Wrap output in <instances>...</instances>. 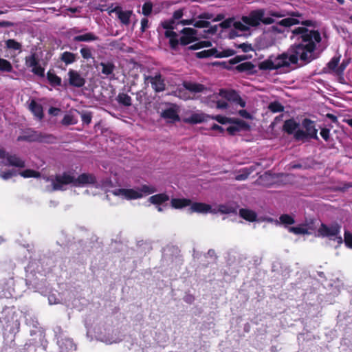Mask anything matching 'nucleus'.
I'll list each match as a JSON object with an SVG mask.
<instances>
[{"instance_id": "1", "label": "nucleus", "mask_w": 352, "mask_h": 352, "mask_svg": "<svg viewBox=\"0 0 352 352\" xmlns=\"http://www.w3.org/2000/svg\"><path fill=\"white\" fill-rule=\"evenodd\" d=\"M291 38L296 39L298 43L292 45L286 52L278 56H270L262 61L259 65L260 69H277L296 64L298 60L309 63L316 58L314 51L316 44L321 41L318 31L305 27L295 28L292 30Z\"/></svg>"}, {"instance_id": "2", "label": "nucleus", "mask_w": 352, "mask_h": 352, "mask_svg": "<svg viewBox=\"0 0 352 352\" xmlns=\"http://www.w3.org/2000/svg\"><path fill=\"white\" fill-rule=\"evenodd\" d=\"M285 16L284 11L269 10L266 13L263 9L252 11L248 16H243L241 21H235L234 19H228L222 21L219 26L222 29H230L229 36L231 38L245 36L250 27H256L261 23L272 24L274 22L272 17L280 18Z\"/></svg>"}, {"instance_id": "3", "label": "nucleus", "mask_w": 352, "mask_h": 352, "mask_svg": "<svg viewBox=\"0 0 352 352\" xmlns=\"http://www.w3.org/2000/svg\"><path fill=\"white\" fill-rule=\"evenodd\" d=\"M43 179L50 183L46 186L48 191L64 190L65 186L72 184L76 187L84 186L89 184H94L96 182V177L89 173H82L78 177H76L69 172H65L63 174H58L55 176L43 177Z\"/></svg>"}, {"instance_id": "4", "label": "nucleus", "mask_w": 352, "mask_h": 352, "mask_svg": "<svg viewBox=\"0 0 352 352\" xmlns=\"http://www.w3.org/2000/svg\"><path fill=\"white\" fill-rule=\"evenodd\" d=\"M0 177L5 180L12 178L18 174L23 177L24 178L29 177H38L39 173L36 171L27 169L23 171L19 172L14 168L7 169L6 166L12 167H23L25 166L24 162L13 155H8L3 149H0Z\"/></svg>"}, {"instance_id": "5", "label": "nucleus", "mask_w": 352, "mask_h": 352, "mask_svg": "<svg viewBox=\"0 0 352 352\" xmlns=\"http://www.w3.org/2000/svg\"><path fill=\"white\" fill-rule=\"evenodd\" d=\"M228 102L239 104L241 107H245V102L234 90L221 89L219 93L210 95L207 103L211 107H215L219 109H225L228 107Z\"/></svg>"}, {"instance_id": "6", "label": "nucleus", "mask_w": 352, "mask_h": 352, "mask_svg": "<svg viewBox=\"0 0 352 352\" xmlns=\"http://www.w3.org/2000/svg\"><path fill=\"white\" fill-rule=\"evenodd\" d=\"M96 338L107 344H112L121 342L124 335L118 330L114 329L111 325L100 324L94 329Z\"/></svg>"}, {"instance_id": "7", "label": "nucleus", "mask_w": 352, "mask_h": 352, "mask_svg": "<svg viewBox=\"0 0 352 352\" xmlns=\"http://www.w3.org/2000/svg\"><path fill=\"white\" fill-rule=\"evenodd\" d=\"M155 192L157 189L154 186L146 184L135 188H118L111 191L113 195L128 200L140 199Z\"/></svg>"}, {"instance_id": "8", "label": "nucleus", "mask_w": 352, "mask_h": 352, "mask_svg": "<svg viewBox=\"0 0 352 352\" xmlns=\"http://www.w3.org/2000/svg\"><path fill=\"white\" fill-rule=\"evenodd\" d=\"M3 314L5 316L1 322L5 323L4 330L12 335L11 340L13 341L15 335L19 331L21 312L14 308H8L4 310Z\"/></svg>"}, {"instance_id": "9", "label": "nucleus", "mask_w": 352, "mask_h": 352, "mask_svg": "<svg viewBox=\"0 0 352 352\" xmlns=\"http://www.w3.org/2000/svg\"><path fill=\"white\" fill-rule=\"evenodd\" d=\"M183 13L182 10H177L173 14V19L165 21L162 23V27L166 30L164 33L166 37L169 38V43L172 49L176 50L179 41L177 38V34L173 31L175 27V20H178L182 18Z\"/></svg>"}, {"instance_id": "10", "label": "nucleus", "mask_w": 352, "mask_h": 352, "mask_svg": "<svg viewBox=\"0 0 352 352\" xmlns=\"http://www.w3.org/2000/svg\"><path fill=\"white\" fill-rule=\"evenodd\" d=\"M54 333L57 339V344L59 346L60 352H73L76 351V346L72 339L60 327H56L54 329Z\"/></svg>"}, {"instance_id": "11", "label": "nucleus", "mask_w": 352, "mask_h": 352, "mask_svg": "<svg viewBox=\"0 0 352 352\" xmlns=\"http://www.w3.org/2000/svg\"><path fill=\"white\" fill-rule=\"evenodd\" d=\"M340 232V226L338 224L327 226L322 223L318 230V233L320 236L327 237L330 240L336 241L338 245L341 244L343 241Z\"/></svg>"}, {"instance_id": "12", "label": "nucleus", "mask_w": 352, "mask_h": 352, "mask_svg": "<svg viewBox=\"0 0 352 352\" xmlns=\"http://www.w3.org/2000/svg\"><path fill=\"white\" fill-rule=\"evenodd\" d=\"M144 83H150L152 89L157 93L164 91L166 89L164 78L160 72H156L153 75H144Z\"/></svg>"}, {"instance_id": "13", "label": "nucleus", "mask_w": 352, "mask_h": 352, "mask_svg": "<svg viewBox=\"0 0 352 352\" xmlns=\"http://www.w3.org/2000/svg\"><path fill=\"white\" fill-rule=\"evenodd\" d=\"M204 89V86L201 84L185 82L184 88H180L177 91V96L180 98L186 100L191 98V96L187 93V91L193 93L201 92Z\"/></svg>"}, {"instance_id": "14", "label": "nucleus", "mask_w": 352, "mask_h": 352, "mask_svg": "<svg viewBox=\"0 0 352 352\" xmlns=\"http://www.w3.org/2000/svg\"><path fill=\"white\" fill-rule=\"evenodd\" d=\"M110 13H115L122 25L124 26L130 25L131 17L134 15L132 10H123L120 6H116L111 10Z\"/></svg>"}, {"instance_id": "15", "label": "nucleus", "mask_w": 352, "mask_h": 352, "mask_svg": "<svg viewBox=\"0 0 352 352\" xmlns=\"http://www.w3.org/2000/svg\"><path fill=\"white\" fill-rule=\"evenodd\" d=\"M25 65L28 67L31 68L32 72L34 74L43 76L45 69L39 64V61L35 54H32L25 58Z\"/></svg>"}, {"instance_id": "16", "label": "nucleus", "mask_w": 352, "mask_h": 352, "mask_svg": "<svg viewBox=\"0 0 352 352\" xmlns=\"http://www.w3.org/2000/svg\"><path fill=\"white\" fill-rule=\"evenodd\" d=\"M96 68L102 75V78H114L113 72L116 69V66L111 61L101 62L96 66Z\"/></svg>"}, {"instance_id": "17", "label": "nucleus", "mask_w": 352, "mask_h": 352, "mask_svg": "<svg viewBox=\"0 0 352 352\" xmlns=\"http://www.w3.org/2000/svg\"><path fill=\"white\" fill-rule=\"evenodd\" d=\"M67 75L69 85L78 88L85 85V78L78 71L69 69Z\"/></svg>"}, {"instance_id": "18", "label": "nucleus", "mask_w": 352, "mask_h": 352, "mask_svg": "<svg viewBox=\"0 0 352 352\" xmlns=\"http://www.w3.org/2000/svg\"><path fill=\"white\" fill-rule=\"evenodd\" d=\"M182 36L179 41L182 45H186L197 39V31L191 28H185L182 30Z\"/></svg>"}, {"instance_id": "19", "label": "nucleus", "mask_w": 352, "mask_h": 352, "mask_svg": "<svg viewBox=\"0 0 352 352\" xmlns=\"http://www.w3.org/2000/svg\"><path fill=\"white\" fill-rule=\"evenodd\" d=\"M210 119V116L202 112H195L190 116L183 118V122L188 124H197L208 121Z\"/></svg>"}, {"instance_id": "20", "label": "nucleus", "mask_w": 352, "mask_h": 352, "mask_svg": "<svg viewBox=\"0 0 352 352\" xmlns=\"http://www.w3.org/2000/svg\"><path fill=\"white\" fill-rule=\"evenodd\" d=\"M189 210L190 212L197 213H214L215 212L212 209L211 206L204 203L195 202L190 205Z\"/></svg>"}, {"instance_id": "21", "label": "nucleus", "mask_w": 352, "mask_h": 352, "mask_svg": "<svg viewBox=\"0 0 352 352\" xmlns=\"http://www.w3.org/2000/svg\"><path fill=\"white\" fill-rule=\"evenodd\" d=\"M302 126L306 130V133L307 135L311 138L318 140V137L317 135L318 130L315 127V124L313 121L309 119H305L302 121Z\"/></svg>"}, {"instance_id": "22", "label": "nucleus", "mask_w": 352, "mask_h": 352, "mask_svg": "<svg viewBox=\"0 0 352 352\" xmlns=\"http://www.w3.org/2000/svg\"><path fill=\"white\" fill-rule=\"evenodd\" d=\"M29 109L38 120H41L43 118V107L40 104L37 103L34 100H32L29 104Z\"/></svg>"}, {"instance_id": "23", "label": "nucleus", "mask_w": 352, "mask_h": 352, "mask_svg": "<svg viewBox=\"0 0 352 352\" xmlns=\"http://www.w3.org/2000/svg\"><path fill=\"white\" fill-rule=\"evenodd\" d=\"M98 39V36L92 32H87L84 34L75 36L73 38V41L75 42H91Z\"/></svg>"}, {"instance_id": "24", "label": "nucleus", "mask_w": 352, "mask_h": 352, "mask_svg": "<svg viewBox=\"0 0 352 352\" xmlns=\"http://www.w3.org/2000/svg\"><path fill=\"white\" fill-rule=\"evenodd\" d=\"M240 216L250 222L255 221L256 220V213L249 209H241L239 211Z\"/></svg>"}, {"instance_id": "25", "label": "nucleus", "mask_w": 352, "mask_h": 352, "mask_svg": "<svg viewBox=\"0 0 352 352\" xmlns=\"http://www.w3.org/2000/svg\"><path fill=\"white\" fill-rule=\"evenodd\" d=\"M190 200L188 199H171V206L175 209H181L190 205Z\"/></svg>"}, {"instance_id": "26", "label": "nucleus", "mask_w": 352, "mask_h": 352, "mask_svg": "<svg viewBox=\"0 0 352 352\" xmlns=\"http://www.w3.org/2000/svg\"><path fill=\"white\" fill-rule=\"evenodd\" d=\"M162 117L169 120L170 122H175L179 120L177 113L172 108L164 110L162 113Z\"/></svg>"}, {"instance_id": "27", "label": "nucleus", "mask_w": 352, "mask_h": 352, "mask_svg": "<svg viewBox=\"0 0 352 352\" xmlns=\"http://www.w3.org/2000/svg\"><path fill=\"white\" fill-rule=\"evenodd\" d=\"M168 199L169 197L165 193L157 194L149 197V201L153 204L157 205H160Z\"/></svg>"}, {"instance_id": "28", "label": "nucleus", "mask_w": 352, "mask_h": 352, "mask_svg": "<svg viewBox=\"0 0 352 352\" xmlns=\"http://www.w3.org/2000/svg\"><path fill=\"white\" fill-rule=\"evenodd\" d=\"M332 281L333 283H329L328 286L331 289V294L333 295H338L340 292L343 284L338 278Z\"/></svg>"}, {"instance_id": "29", "label": "nucleus", "mask_w": 352, "mask_h": 352, "mask_svg": "<svg viewBox=\"0 0 352 352\" xmlns=\"http://www.w3.org/2000/svg\"><path fill=\"white\" fill-rule=\"evenodd\" d=\"M60 60L66 65H69L76 60V55L69 52H65L61 54Z\"/></svg>"}, {"instance_id": "30", "label": "nucleus", "mask_w": 352, "mask_h": 352, "mask_svg": "<svg viewBox=\"0 0 352 352\" xmlns=\"http://www.w3.org/2000/svg\"><path fill=\"white\" fill-rule=\"evenodd\" d=\"M288 230L295 234H309V229L305 225H300L296 227H289Z\"/></svg>"}, {"instance_id": "31", "label": "nucleus", "mask_w": 352, "mask_h": 352, "mask_svg": "<svg viewBox=\"0 0 352 352\" xmlns=\"http://www.w3.org/2000/svg\"><path fill=\"white\" fill-rule=\"evenodd\" d=\"M284 129L288 133H293L298 127V124L294 120H288L284 123Z\"/></svg>"}, {"instance_id": "32", "label": "nucleus", "mask_w": 352, "mask_h": 352, "mask_svg": "<svg viewBox=\"0 0 352 352\" xmlns=\"http://www.w3.org/2000/svg\"><path fill=\"white\" fill-rule=\"evenodd\" d=\"M117 100L120 104H122L126 107H129L131 104V98L126 94L120 93L117 97Z\"/></svg>"}, {"instance_id": "33", "label": "nucleus", "mask_w": 352, "mask_h": 352, "mask_svg": "<svg viewBox=\"0 0 352 352\" xmlns=\"http://www.w3.org/2000/svg\"><path fill=\"white\" fill-rule=\"evenodd\" d=\"M12 69V65L8 60L0 58V72H11Z\"/></svg>"}, {"instance_id": "34", "label": "nucleus", "mask_w": 352, "mask_h": 352, "mask_svg": "<svg viewBox=\"0 0 352 352\" xmlns=\"http://www.w3.org/2000/svg\"><path fill=\"white\" fill-rule=\"evenodd\" d=\"M278 23L280 25H283L285 27H290L293 25L300 23V21H299V20H298L297 19H295L294 17H288V18L282 19L281 21H279Z\"/></svg>"}, {"instance_id": "35", "label": "nucleus", "mask_w": 352, "mask_h": 352, "mask_svg": "<svg viewBox=\"0 0 352 352\" xmlns=\"http://www.w3.org/2000/svg\"><path fill=\"white\" fill-rule=\"evenodd\" d=\"M25 323L27 325L30 327H32L34 328H38V322L34 316H32L30 314L25 315Z\"/></svg>"}, {"instance_id": "36", "label": "nucleus", "mask_w": 352, "mask_h": 352, "mask_svg": "<svg viewBox=\"0 0 352 352\" xmlns=\"http://www.w3.org/2000/svg\"><path fill=\"white\" fill-rule=\"evenodd\" d=\"M47 77V80H49V82H50L51 85H52L54 86L60 85L61 78L60 77H58V76H56V74L48 72Z\"/></svg>"}, {"instance_id": "37", "label": "nucleus", "mask_w": 352, "mask_h": 352, "mask_svg": "<svg viewBox=\"0 0 352 352\" xmlns=\"http://www.w3.org/2000/svg\"><path fill=\"white\" fill-rule=\"evenodd\" d=\"M210 46H212V43L210 41H204L198 42L192 45H190L189 47V49L195 50H198V49H200L202 47H210Z\"/></svg>"}, {"instance_id": "38", "label": "nucleus", "mask_w": 352, "mask_h": 352, "mask_svg": "<svg viewBox=\"0 0 352 352\" xmlns=\"http://www.w3.org/2000/svg\"><path fill=\"white\" fill-rule=\"evenodd\" d=\"M82 57L85 60H89L94 58L92 56L91 50L88 47H82L80 50Z\"/></svg>"}, {"instance_id": "39", "label": "nucleus", "mask_w": 352, "mask_h": 352, "mask_svg": "<svg viewBox=\"0 0 352 352\" xmlns=\"http://www.w3.org/2000/svg\"><path fill=\"white\" fill-rule=\"evenodd\" d=\"M268 108L273 113L281 112L284 109L282 104L278 102L270 103Z\"/></svg>"}, {"instance_id": "40", "label": "nucleus", "mask_w": 352, "mask_h": 352, "mask_svg": "<svg viewBox=\"0 0 352 352\" xmlns=\"http://www.w3.org/2000/svg\"><path fill=\"white\" fill-rule=\"evenodd\" d=\"M281 223L287 226L292 225L295 223V221L292 217L289 214H283L279 218Z\"/></svg>"}, {"instance_id": "41", "label": "nucleus", "mask_w": 352, "mask_h": 352, "mask_svg": "<svg viewBox=\"0 0 352 352\" xmlns=\"http://www.w3.org/2000/svg\"><path fill=\"white\" fill-rule=\"evenodd\" d=\"M6 44L8 49L14 50H19L21 47V45L14 39H8Z\"/></svg>"}, {"instance_id": "42", "label": "nucleus", "mask_w": 352, "mask_h": 352, "mask_svg": "<svg viewBox=\"0 0 352 352\" xmlns=\"http://www.w3.org/2000/svg\"><path fill=\"white\" fill-rule=\"evenodd\" d=\"M339 61L340 57H333L328 63L329 69L336 72Z\"/></svg>"}, {"instance_id": "43", "label": "nucleus", "mask_w": 352, "mask_h": 352, "mask_svg": "<svg viewBox=\"0 0 352 352\" xmlns=\"http://www.w3.org/2000/svg\"><path fill=\"white\" fill-rule=\"evenodd\" d=\"M153 10V4L151 2H146L142 6V14L144 16H148L151 14Z\"/></svg>"}, {"instance_id": "44", "label": "nucleus", "mask_w": 352, "mask_h": 352, "mask_svg": "<svg viewBox=\"0 0 352 352\" xmlns=\"http://www.w3.org/2000/svg\"><path fill=\"white\" fill-rule=\"evenodd\" d=\"M214 54V50H203L199 52H197V56L198 58H206V57L212 56Z\"/></svg>"}, {"instance_id": "45", "label": "nucleus", "mask_w": 352, "mask_h": 352, "mask_svg": "<svg viewBox=\"0 0 352 352\" xmlns=\"http://www.w3.org/2000/svg\"><path fill=\"white\" fill-rule=\"evenodd\" d=\"M210 119L215 120L221 124H226L231 122V119L219 115L216 116H210Z\"/></svg>"}, {"instance_id": "46", "label": "nucleus", "mask_w": 352, "mask_h": 352, "mask_svg": "<svg viewBox=\"0 0 352 352\" xmlns=\"http://www.w3.org/2000/svg\"><path fill=\"white\" fill-rule=\"evenodd\" d=\"M344 243L347 247L352 248V234L349 232L344 233Z\"/></svg>"}, {"instance_id": "47", "label": "nucleus", "mask_w": 352, "mask_h": 352, "mask_svg": "<svg viewBox=\"0 0 352 352\" xmlns=\"http://www.w3.org/2000/svg\"><path fill=\"white\" fill-rule=\"evenodd\" d=\"M219 210L225 214H228L231 212H234L235 209L232 207L226 206L225 205H220L219 208Z\"/></svg>"}, {"instance_id": "48", "label": "nucleus", "mask_w": 352, "mask_h": 352, "mask_svg": "<svg viewBox=\"0 0 352 352\" xmlns=\"http://www.w3.org/2000/svg\"><path fill=\"white\" fill-rule=\"evenodd\" d=\"M81 120L83 124H89L91 121V115L90 113H83L81 114Z\"/></svg>"}, {"instance_id": "49", "label": "nucleus", "mask_w": 352, "mask_h": 352, "mask_svg": "<svg viewBox=\"0 0 352 352\" xmlns=\"http://www.w3.org/2000/svg\"><path fill=\"white\" fill-rule=\"evenodd\" d=\"M210 22L202 19L198 20L194 23V26L196 28H208Z\"/></svg>"}, {"instance_id": "50", "label": "nucleus", "mask_w": 352, "mask_h": 352, "mask_svg": "<svg viewBox=\"0 0 352 352\" xmlns=\"http://www.w3.org/2000/svg\"><path fill=\"white\" fill-rule=\"evenodd\" d=\"M54 139V138L52 135H45V136H42V137H38V138H35L34 140H38L41 142L50 143V142H53Z\"/></svg>"}, {"instance_id": "51", "label": "nucleus", "mask_w": 352, "mask_h": 352, "mask_svg": "<svg viewBox=\"0 0 352 352\" xmlns=\"http://www.w3.org/2000/svg\"><path fill=\"white\" fill-rule=\"evenodd\" d=\"M349 62V60H343L342 63L340 64V65L338 67V69L336 70V73L338 74H342L344 72V70L346 69V66L348 65Z\"/></svg>"}, {"instance_id": "52", "label": "nucleus", "mask_w": 352, "mask_h": 352, "mask_svg": "<svg viewBox=\"0 0 352 352\" xmlns=\"http://www.w3.org/2000/svg\"><path fill=\"white\" fill-rule=\"evenodd\" d=\"M320 135L325 141H328L330 135L329 130L325 128L322 129L320 131Z\"/></svg>"}, {"instance_id": "53", "label": "nucleus", "mask_w": 352, "mask_h": 352, "mask_svg": "<svg viewBox=\"0 0 352 352\" xmlns=\"http://www.w3.org/2000/svg\"><path fill=\"white\" fill-rule=\"evenodd\" d=\"M250 172L244 171L243 173L239 174V175H236L235 179L237 181L245 180L248 177V175H250Z\"/></svg>"}, {"instance_id": "54", "label": "nucleus", "mask_w": 352, "mask_h": 352, "mask_svg": "<svg viewBox=\"0 0 352 352\" xmlns=\"http://www.w3.org/2000/svg\"><path fill=\"white\" fill-rule=\"evenodd\" d=\"M307 135V133L302 130H297L296 129V139L298 140H301V139H303L305 138H306Z\"/></svg>"}, {"instance_id": "55", "label": "nucleus", "mask_w": 352, "mask_h": 352, "mask_svg": "<svg viewBox=\"0 0 352 352\" xmlns=\"http://www.w3.org/2000/svg\"><path fill=\"white\" fill-rule=\"evenodd\" d=\"M48 301L50 305H54L59 302V299L56 298L55 294H50L48 296Z\"/></svg>"}, {"instance_id": "56", "label": "nucleus", "mask_w": 352, "mask_h": 352, "mask_svg": "<svg viewBox=\"0 0 352 352\" xmlns=\"http://www.w3.org/2000/svg\"><path fill=\"white\" fill-rule=\"evenodd\" d=\"M148 28V20L146 18H143L141 20V31L144 32Z\"/></svg>"}, {"instance_id": "57", "label": "nucleus", "mask_w": 352, "mask_h": 352, "mask_svg": "<svg viewBox=\"0 0 352 352\" xmlns=\"http://www.w3.org/2000/svg\"><path fill=\"white\" fill-rule=\"evenodd\" d=\"M62 123L65 125L72 124V116L70 115H65L62 120Z\"/></svg>"}, {"instance_id": "58", "label": "nucleus", "mask_w": 352, "mask_h": 352, "mask_svg": "<svg viewBox=\"0 0 352 352\" xmlns=\"http://www.w3.org/2000/svg\"><path fill=\"white\" fill-rule=\"evenodd\" d=\"M239 114L243 118L248 119L251 118L250 113H248L246 110L244 109L239 111Z\"/></svg>"}, {"instance_id": "59", "label": "nucleus", "mask_w": 352, "mask_h": 352, "mask_svg": "<svg viewBox=\"0 0 352 352\" xmlns=\"http://www.w3.org/2000/svg\"><path fill=\"white\" fill-rule=\"evenodd\" d=\"M59 111H60L59 109L54 108V107H51L49 109V113L54 115V116H56Z\"/></svg>"}, {"instance_id": "60", "label": "nucleus", "mask_w": 352, "mask_h": 352, "mask_svg": "<svg viewBox=\"0 0 352 352\" xmlns=\"http://www.w3.org/2000/svg\"><path fill=\"white\" fill-rule=\"evenodd\" d=\"M227 130L230 134H234L235 132L238 131L237 128L235 126H229Z\"/></svg>"}, {"instance_id": "61", "label": "nucleus", "mask_w": 352, "mask_h": 352, "mask_svg": "<svg viewBox=\"0 0 352 352\" xmlns=\"http://www.w3.org/2000/svg\"><path fill=\"white\" fill-rule=\"evenodd\" d=\"M211 129L212 130H219L220 131H223V129L221 126H219L218 124H214L212 126H211Z\"/></svg>"}, {"instance_id": "62", "label": "nucleus", "mask_w": 352, "mask_h": 352, "mask_svg": "<svg viewBox=\"0 0 352 352\" xmlns=\"http://www.w3.org/2000/svg\"><path fill=\"white\" fill-rule=\"evenodd\" d=\"M192 299H193V298L191 296H186L185 297V301L188 302H191Z\"/></svg>"}, {"instance_id": "63", "label": "nucleus", "mask_w": 352, "mask_h": 352, "mask_svg": "<svg viewBox=\"0 0 352 352\" xmlns=\"http://www.w3.org/2000/svg\"><path fill=\"white\" fill-rule=\"evenodd\" d=\"M302 24L305 26H309L311 24V21H305L302 22Z\"/></svg>"}, {"instance_id": "64", "label": "nucleus", "mask_w": 352, "mask_h": 352, "mask_svg": "<svg viewBox=\"0 0 352 352\" xmlns=\"http://www.w3.org/2000/svg\"><path fill=\"white\" fill-rule=\"evenodd\" d=\"M345 122L351 126L352 127V118L346 120Z\"/></svg>"}]
</instances>
